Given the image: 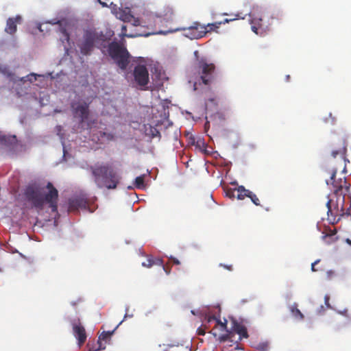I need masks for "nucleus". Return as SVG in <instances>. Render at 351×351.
I'll return each instance as SVG.
<instances>
[{
    "instance_id": "obj_1",
    "label": "nucleus",
    "mask_w": 351,
    "mask_h": 351,
    "mask_svg": "<svg viewBox=\"0 0 351 351\" xmlns=\"http://www.w3.org/2000/svg\"><path fill=\"white\" fill-rule=\"evenodd\" d=\"M24 195L26 200L38 211L47 205L52 213L58 212V191L49 182L45 187L31 184L26 187Z\"/></svg>"
},
{
    "instance_id": "obj_2",
    "label": "nucleus",
    "mask_w": 351,
    "mask_h": 351,
    "mask_svg": "<svg viewBox=\"0 0 351 351\" xmlns=\"http://www.w3.org/2000/svg\"><path fill=\"white\" fill-rule=\"evenodd\" d=\"M97 187L114 189L119 184L121 176L108 164H96L90 167Z\"/></svg>"
},
{
    "instance_id": "obj_3",
    "label": "nucleus",
    "mask_w": 351,
    "mask_h": 351,
    "mask_svg": "<svg viewBox=\"0 0 351 351\" xmlns=\"http://www.w3.org/2000/svg\"><path fill=\"white\" fill-rule=\"evenodd\" d=\"M108 40L110 38L103 32H99L96 29H86L84 32L82 42L79 44L80 52L84 56H88L95 47L105 48Z\"/></svg>"
},
{
    "instance_id": "obj_4",
    "label": "nucleus",
    "mask_w": 351,
    "mask_h": 351,
    "mask_svg": "<svg viewBox=\"0 0 351 351\" xmlns=\"http://www.w3.org/2000/svg\"><path fill=\"white\" fill-rule=\"evenodd\" d=\"M110 57L122 70H125L130 62V53L122 45L116 41L111 42L108 46Z\"/></svg>"
},
{
    "instance_id": "obj_5",
    "label": "nucleus",
    "mask_w": 351,
    "mask_h": 351,
    "mask_svg": "<svg viewBox=\"0 0 351 351\" xmlns=\"http://www.w3.org/2000/svg\"><path fill=\"white\" fill-rule=\"evenodd\" d=\"M211 23L206 25H201L199 22H194L191 26L188 28H178L175 30H169L168 32L184 30V35L190 39H199L203 38L207 33L216 31L217 28L215 26H210Z\"/></svg>"
},
{
    "instance_id": "obj_6",
    "label": "nucleus",
    "mask_w": 351,
    "mask_h": 351,
    "mask_svg": "<svg viewBox=\"0 0 351 351\" xmlns=\"http://www.w3.org/2000/svg\"><path fill=\"white\" fill-rule=\"evenodd\" d=\"M328 185L332 186L334 193H347L350 189V184H348L346 178L342 173L338 174L337 171H332L329 180H326Z\"/></svg>"
},
{
    "instance_id": "obj_7",
    "label": "nucleus",
    "mask_w": 351,
    "mask_h": 351,
    "mask_svg": "<svg viewBox=\"0 0 351 351\" xmlns=\"http://www.w3.org/2000/svg\"><path fill=\"white\" fill-rule=\"evenodd\" d=\"M215 66L213 63H208L205 60L202 59L198 63V71L200 74V79L205 85H209L214 79Z\"/></svg>"
},
{
    "instance_id": "obj_8",
    "label": "nucleus",
    "mask_w": 351,
    "mask_h": 351,
    "mask_svg": "<svg viewBox=\"0 0 351 351\" xmlns=\"http://www.w3.org/2000/svg\"><path fill=\"white\" fill-rule=\"evenodd\" d=\"M74 117L78 118L80 123L84 122L89 116V105L86 101H77L71 104Z\"/></svg>"
},
{
    "instance_id": "obj_9",
    "label": "nucleus",
    "mask_w": 351,
    "mask_h": 351,
    "mask_svg": "<svg viewBox=\"0 0 351 351\" xmlns=\"http://www.w3.org/2000/svg\"><path fill=\"white\" fill-rule=\"evenodd\" d=\"M135 82L141 86H146L149 82V73L145 65H137L134 69Z\"/></svg>"
},
{
    "instance_id": "obj_10",
    "label": "nucleus",
    "mask_w": 351,
    "mask_h": 351,
    "mask_svg": "<svg viewBox=\"0 0 351 351\" xmlns=\"http://www.w3.org/2000/svg\"><path fill=\"white\" fill-rule=\"evenodd\" d=\"M250 23L252 25V29L256 34H261L263 32H265L269 29L271 23H269L267 25H266L263 22L264 18H265V16L263 18L262 16H255V14L253 13L250 14Z\"/></svg>"
},
{
    "instance_id": "obj_11",
    "label": "nucleus",
    "mask_w": 351,
    "mask_h": 351,
    "mask_svg": "<svg viewBox=\"0 0 351 351\" xmlns=\"http://www.w3.org/2000/svg\"><path fill=\"white\" fill-rule=\"evenodd\" d=\"M72 328L73 335L77 339V343L80 346H82L87 338L86 332L84 327L82 325L80 319H74L72 323Z\"/></svg>"
},
{
    "instance_id": "obj_12",
    "label": "nucleus",
    "mask_w": 351,
    "mask_h": 351,
    "mask_svg": "<svg viewBox=\"0 0 351 351\" xmlns=\"http://www.w3.org/2000/svg\"><path fill=\"white\" fill-rule=\"evenodd\" d=\"M213 319L216 321V327H219V330L221 332H225L224 334H222L218 337V340L219 342H225L226 341H232V338L234 337L233 332L229 330L227 328V321L225 320L224 322H222L220 319L216 318L215 316L210 317L209 321Z\"/></svg>"
},
{
    "instance_id": "obj_13",
    "label": "nucleus",
    "mask_w": 351,
    "mask_h": 351,
    "mask_svg": "<svg viewBox=\"0 0 351 351\" xmlns=\"http://www.w3.org/2000/svg\"><path fill=\"white\" fill-rule=\"evenodd\" d=\"M119 326H117L114 330L112 331H104L102 332L98 337L97 344L98 347L95 349L90 348L89 351H99L106 349V343L110 341L111 337L113 335L114 330Z\"/></svg>"
},
{
    "instance_id": "obj_14",
    "label": "nucleus",
    "mask_w": 351,
    "mask_h": 351,
    "mask_svg": "<svg viewBox=\"0 0 351 351\" xmlns=\"http://www.w3.org/2000/svg\"><path fill=\"white\" fill-rule=\"evenodd\" d=\"M346 141L344 138H341L338 140L337 143L335 145H334L331 155L333 158H336L337 156H340L343 160H346Z\"/></svg>"
},
{
    "instance_id": "obj_15",
    "label": "nucleus",
    "mask_w": 351,
    "mask_h": 351,
    "mask_svg": "<svg viewBox=\"0 0 351 351\" xmlns=\"http://www.w3.org/2000/svg\"><path fill=\"white\" fill-rule=\"evenodd\" d=\"M23 18L21 15H16L14 17H9L6 21L5 32L10 35H14L17 31V25L21 24Z\"/></svg>"
},
{
    "instance_id": "obj_16",
    "label": "nucleus",
    "mask_w": 351,
    "mask_h": 351,
    "mask_svg": "<svg viewBox=\"0 0 351 351\" xmlns=\"http://www.w3.org/2000/svg\"><path fill=\"white\" fill-rule=\"evenodd\" d=\"M69 210H76L79 208H85L88 205L87 197L85 195L75 196L69 200Z\"/></svg>"
},
{
    "instance_id": "obj_17",
    "label": "nucleus",
    "mask_w": 351,
    "mask_h": 351,
    "mask_svg": "<svg viewBox=\"0 0 351 351\" xmlns=\"http://www.w3.org/2000/svg\"><path fill=\"white\" fill-rule=\"evenodd\" d=\"M233 334L237 333L239 335V340H241L243 338H247V331L246 328L242 324L237 322L236 321L233 322L232 330Z\"/></svg>"
},
{
    "instance_id": "obj_18",
    "label": "nucleus",
    "mask_w": 351,
    "mask_h": 351,
    "mask_svg": "<svg viewBox=\"0 0 351 351\" xmlns=\"http://www.w3.org/2000/svg\"><path fill=\"white\" fill-rule=\"evenodd\" d=\"M117 19L124 22H131L133 19V15L131 14L130 10L128 8L121 9L114 12Z\"/></svg>"
},
{
    "instance_id": "obj_19",
    "label": "nucleus",
    "mask_w": 351,
    "mask_h": 351,
    "mask_svg": "<svg viewBox=\"0 0 351 351\" xmlns=\"http://www.w3.org/2000/svg\"><path fill=\"white\" fill-rule=\"evenodd\" d=\"M59 31L62 34L64 39L66 41L69 40V34L68 32L69 23L66 20L58 21Z\"/></svg>"
},
{
    "instance_id": "obj_20",
    "label": "nucleus",
    "mask_w": 351,
    "mask_h": 351,
    "mask_svg": "<svg viewBox=\"0 0 351 351\" xmlns=\"http://www.w3.org/2000/svg\"><path fill=\"white\" fill-rule=\"evenodd\" d=\"M336 233L337 230L335 228L333 230L328 229L322 238L323 240L326 241L328 244H330L337 240V237H335Z\"/></svg>"
},
{
    "instance_id": "obj_21",
    "label": "nucleus",
    "mask_w": 351,
    "mask_h": 351,
    "mask_svg": "<svg viewBox=\"0 0 351 351\" xmlns=\"http://www.w3.org/2000/svg\"><path fill=\"white\" fill-rule=\"evenodd\" d=\"M249 194H250V191L246 189L243 186L237 188V198L238 199L243 200L245 197H248Z\"/></svg>"
},
{
    "instance_id": "obj_22",
    "label": "nucleus",
    "mask_w": 351,
    "mask_h": 351,
    "mask_svg": "<svg viewBox=\"0 0 351 351\" xmlns=\"http://www.w3.org/2000/svg\"><path fill=\"white\" fill-rule=\"evenodd\" d=\"M174 12L171 7L166 6L164 8L163 12L160 14V16L164 17L166 20H171L173 18Z\"/></svg>"
},
{
    "instance_id": "obj_23",
    "label": "nucleus",
    "mask_w": 351,
    "mask_h": 351,
    "mask_svg": "<svg viewBox=\"0 0 351 351\" xmlns=\"http://www.w3.org/2000/svg\"><path fill=\"white\" fill-rule=\"evenodd\" d=\"M239 18V15L237 14L235 18H233V19H225L222 21H219V22L213 23L210 24V26H215L216 28H219L221 25L228 23L230 21H234V20H236V19H237Z\"/></svg>"
},
{
    "instance_id": "obj_24",
    "label": "nucleus",
    "mask_w": 351,
    "mask_h": 351,
    "mask_svg": "<svg viewBox=\"0 0 351 351\" xmlns=\"http://www.w3.org/2000/svg\"><path fill=\"white\" fill-rule=\"evenodd\" d=\"M127 28H128L127 25H122V27H121V35L123 36L128 37V38H133V37H136V36H139V34H138L136 33H135V34L128 33Z\"/></svg>"
},
{
    "instance_id": "obj_25",
    "label": "nucleus",
    "mask_w": 351,
    "mask_h": 351,
    "mask_svg": "<svg viewBox=\"0 0 351 351\" xmlns=\"http://www.w3.org/2000/svg\"><path fill=\"white\" fill-rule=\"evenodd\" d=\"M226 197H229L230 199H234L237 197V188L234 189H227L226 191Z\"/></svg>"
},
{
    "instance_id": "obj_26",
    "label": "nucleus",
    "mask_w": 351,
    "mask_h": 351,
    "mask_svg": "<svg viewBox=\"0 0 351 351\" xmlns=\"http://www.w3.org/2000/svg\"><path fill=\"white\" fill-rule=\"evenodd\" d=\"M135 186L137 189L144 188L145 185H144V176H138L136 178Z\"/></svg>"
},
{
    "instance_id": "obj_27",
    "label": "nucleus",
    "mask_w": 351,
    "mask_h": 351,
    "mask_svg": "<svg viewBox=\"0 0 351 351\" xmlns=\"http://www.w3.org/2000/svg\"><path fill=\"white\" fill-rule=\"evenodd\" d=\"M143 267L150 268L154 265V258L152 256H148L145 262L142 263Z\"/></svg>"
},
{
    "instance_id": "obj_28",
    "label": "nucleus",
    "mask_w": 351,
    "mask_h": 351,
    "mask_svg": "<svg viewBox=\"0 0 351 351\" xmlns=\"http://www.w3.org/2000/svg\"><path fill=\"white\" fill-rule=\"evenodd\" d=\"M248 197L251 199V201L256 205V206H261V204H260V200L258 198V197L254 194L251 191H250V194H249V196Z\"/></svg>"
},
{
    "instance_id": "obj_29",
    "label": "nucleus",
    "mask_w": 351,
    "mask_h": 351,
    "mask_svg": "<svg viewBox=\"0 0 351 351\" xmlns=\"http://www.w3.org/2000/svg\"><path fill=\"white\" fill-rule=\"evenodd\" d=\"M291 311L295 317H299L300 319L304 318L303 314L298 308H293Z\"/></svg>"
},
{
    "instance_id": "obj_30",
    "label": "nucleus",
    "mask_w": 351,
    "mask_h": 351,
    "mask_svg": "<svg viewBox=\"0 0 351 351\" xmlns=\"http://www.w3.org/2000/svg\"><path fill=\"white\" fill-rule=\"evenodd\" d=\"M0 71L3 73L4 75H6L8 76H11L12 73L9 71L8 68L7 66H0Z\"/></svg>"
},
{
    "instance_id": "obj_31",
    "label": "nucleus",
    "mask_w": 351,
    "mask_h": 351,
    "mask_svg": "<svg viewBox=\"0 0 351 351\" xmlns=\"http://www.w3.org/2000/svg\"><path fill=\"white\" fill-rule=\"evenodd\" d=\"M130 23H132V25L134 26H138L141 25L140 20L137 18H134V16Z\"/></svg>"
},
{
    "instance_id": "obj_32",
    "label": "nucleus",
    "mask_w": 351,
    "mask_h": 351,
    "mask_svg": "<svg viewBox=\"0 0 351 351\" xmlns=\"http://www.w3.org/2000/svg\"><path fill=\"white\" fill-rule=\"evenodd\" d=\"M154 265L162 266V267H163V266H165L164 263H163V261L161 258H156V259H154Z\"/></svg>"
},
{
    "instance_id": "obj_33",
    "label": "nucleus",
    "mask_w": 351,
    "mask_h": 351,
    "mask_svg": "<svg viewBox=\"0 0 351 351\" xmlns=\"http://www.w3.org/2000/svg\"><path fill=\"white\" fill-rule=\"evenodd\" d=\"M169 258V261L171 263H173V264H175V265H180V261L178 258H175V257H173L172 256H170Z\"/></svg>"
},
{
    "instance_id": "obj_34",
    "label": "nucleus",
    "mask_w": 351,
    "mask_h": 351,
    "mask_svg": "<svg viewBox=\"0 0 351 351\" xmlns=\"http://www.w3.org/2000/svg\"><path fill=\"white\" fill-rule=\"evenodd\" d=\"M329 300H330V297H329V295H326L324 296V302H325V304L326 305V306H327L328 308H331L330 304V303H329Z\"/></svg>"
},
{
    "instance_id": "obj_35",
    "label": "nucleus",
    "mask_w": 351,
    "mask_h": 351,
    "mask_svg": "<svg viewBox=\"0 0 351 351\" xmlns=\"http://www.w3.org/2000/svg\"><path fill=\"white\" fill-rule=\"evenodd\" d=\"M101 137L106 136L108 140L112 139L113 138V136L112 134H107L106 132H101Z\"/></svg>"
},
{
    "instance_id": "obj_36",
    "label": "nucleus",
    "mask_w": 351,
    "mask_h": 351,
    "mask_svg": "<svg viewBox=\"0 0 351 351\" xmlns=\"http://www.w3.org/2000/svg\"><path fill=\"white\" fill-rule=\"evenodd\" d=\"M220 266L224 267L225 269H226L229 271H232V269H233V267L232 265H227L220 264Z\"/></svg>"
},
{
    "instance_id": "obj_37",
    "label": "nucleus",
    "mask_w": 351,
    "mask_h": 351,
    "mask_svg": "<svg viewBox=\"0 0 351 351\" xmlns=\"http://www.w3.org/2000/svg\"><path fill=\"white\" fill-rule=\"evenodd\" d=\"M163 270L165 271V273L169 275L171 272V267H169L168 265H165L162 267Z\"/></svg>"
},
{
    "instance_id": "obj_38",
    "label": "nucleus",
    "mask_w": 351,
    "mask_h": 351,
    "mask_svg": "<svg viewBox=\"0 0 351 351\" xmlns=\"http://www.w3.org/2000/svg\"><path fill=\"white\" fill-rule=\"evenodd\" d=\"M36 76H38L36 74H34V73H31L29 75H28L27 77H34V79L32 78H29V80L30 82H33V81H35L36 80Z\"/></svg>"
},
{
    "instance_id": "obj_39",
    "label": "nucleus",
    "mask_w": 351,
    "mask_h": 351,
    "mask_svg": "<svg viewBox=\"0 0 351 351\" xmlns=\"http://www.w3.org/2000/svg\"><path fill=\"white\" fill-rule=\"evenodd\" d=\"M319 262V260H317V261H315L314 263H312V265H311V270H312L313 271H317V269L315 268V265H317Z\"/></svg>"
},
{
    "instance_id": "obj_40",
    "label": "nucleus",
    "mask_w": 351,
    "mask_h": 351,
    "mask_svg": "<svg viewBox=\"0 0 351 351\" xmlns=\"http://www.w3.org/2000/svg\"><path fill=\"white\" fill-rule=\"evenodd\" d=\"M198 334L200 335H204L205 332L200 328L198 329Z\"/></svg>"
},
{
    "instance_id": "obj_41",
    "label": "nucleus",
    "mask_w": 351,
    "mask_h": 351,
    "mask_svg": "<svg viewBox=\"0 0 351 351\" xmlns=\"http://www.w3.org/2000/svg\"><path fill=\"white\" fill-rule=\"evenodd\" d=\"M99 3L100 4L103 6V7H108L107 4L104 2H101L100 0H99Z\"/></svg>"
},
{
    "instance_id": "obj_42",
    "label": "nucleus",
    "mask_w": 351,
    "mask_h": 351,
    "mask_svg": "<svg viewBox=\"0 0 351 351\" xmlns=\"http://www.w3.org/2000/svg\"><path fill=\"white\" fill-rule=\"evenodd\" d=\"M1 142H4L5 143L6 142V138L5 136H2L1 138Z\"/></svg>"
},
{
    "instance_id": "obj_43",
    "label": "nucleus",
    "mask_w": 351,
    "mask_h": 351,
    "mask_svg": "<svg viewBox=\"0 0 351 351\" xmlns=\"http://www.w3.org/2000/svg\"><path fill=\"white\" fill-rule=\"evenodd\" d=\"M346 243H348V245H351V240L350 239H346Z\"/></svg>"
},
{
    "instance_id": "obj_44",
    "label": "nucleus",
    "mask_w": 351,
    "mask_h": 351,
    "mask_svg": "<svg viewBox=\"0 0 351 351\" xmlns=\"http://www.w3.org/2000/svg\"><path fill=\"white\" fill-rule=\"evenodd\" d=\"M335 119H334V118H332V122H331V123L333 124V123H335Z\"/></svg>"
},
{
    "instance_id": "obj_45",
    "label": "nucleus",
    "mask_w": 351,
    "mask_h": 351,
    "mask_svg": "<svg viewBox=\"0 0 351 351\" xmlns=\"http://www.w3.org/2000/svg\"><path fill=\"white\" fill-rule=\"evenodd\" d=\"M286 77H287V80H289V79L290 78V76L288 75H287Z\"/></svg>"
},
{
    "instance_id": "obj_46",
    "label": "nucleus",
    "mask_w": 351,
    "mask_h": 351,
    "mask_svg": "<svg viewBox=\"0 0 351 351\" xmlns=\"http://www.w3.org/2000/svg\"><path fill=\"white\" fill-rule=\"evenodd\" d=\"M160 33L162 34H167V32H160Z\"/></svg>"
},
{
    "instance_id": "obj_47",
    "label": "nucleus",
    "mask_w": 351,
    "mask_h": 351,
    "mask_svg": "<svg viewBox=\"0 0 351 351\" xmlns=\"http://www.w3.org/2000/svg\"><path fill=\"white\" fill-rule=\"evenodd\" d=\"M343 172H346V167H344V169H343Z\"/></svg>"
},
{
    "instance_id": "obj_48",
    "label": "nucleus",
    "mask_w": 351,
    "mask_h": 351,
    "mask_svg": "<svg viewBox=\"0 0 351 351\" xmlns=\"http://www.w3.org/2000/svg\"><path fill=\"white\" fill-rule=\"evenodd\" d=\"M270 18H271V19H274V17L273 16H270Z\"/></svg>"
},
{
    "instance_id": "obj_49",
    "label": "nucleus",
    "mask_w": 351,
    "mask_h": 351,
    "mask_svg": "<svg viewBox=\"0 0 351 351\" xmlns=\"http://www.w3.org/2000/svg\"><path fill=\"white\" fill-rule=\"evenodd\" d=\"M195 86H196V84H194V87H195L194 88H195V89H196V87H195Z\"/></svg>"
}]
</instances>
